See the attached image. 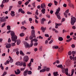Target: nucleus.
Instances as JSON below:
<instances>
[{
    "label": "nucleus",
    "instance_id": "obj_1",
    "mask_svg": "<svg viewBox=\"0 0 76 76\" xmlns=\"http://www.w3.org/2000/svg\"><path fill=\"white\" fill-rule=\"evenodd\" d=\"M57 67L58 68H61L62 69V72L64 73L65 72V74L66 75H69V73H68V71H69V69L68 68L64 69V67L63 68V65L61 64L59 65H58L57 66ZM65 71V72H64Z\"/></svg>",
    "mask_w": 76,
    "mask_h": 76
},
{
    "label": "nucleus",
    "instance_id": "obj_2",
    "mask_svg": "<svg viewBox=\"0 0 76 76\" xmlns=\"http://www.w3.org/2000/svg\"><path fill=\"white\" fill-rule=\"evenodd\" d=\"M60 8L59 7H58L57 9L56 12H55V14L56 15L57 18H58V19L59 20L61 19V17H60Z\"/></svg>",
    "mask_w": 76,
    "mask_h": 76
},
{
    "label": "nucleus",
    "instance_id": "obj_3",
    "mask_svg": "<svg viewBox=\"0 0 76 76\" xmlns=\"http://www.w3.org/2000/svg\"><path fill=\"white\" fill-rule=\"evenodd\" d=\"M15 64L17 66H23V67H26V66L25 62H20L19 61H18Z\"/></svg>",
    "mask_w": 76,
    "mask_h": 76
},
{
    "label": "nucleus",
    "instance_id": "obj_4",
    "mask_svg": "<svg viewBox=\"0 0 76 76\" xmlns=\"http://www.w3.org/2000/svg\"><path fill=\"white\" fill-rule=\"evenodd\" d=\"M32 39H30L31 40V43L30 44V47H31L33 46V45H34V43H33V41H34V42H37L38 41V39H34L32 40Z\"/></svg>",
    "mask_w": 76,
    "mask_h": 76
},
{
    "label": "nucleus",
    "instance_id": "obj_5",
    "mask_svg": "<svg viewBox=\"0 0 76 76\" xmlns=\"http://www.w3.org/2000/svg\"><path fill=\"white\" fill-rule=\"evenodd\" d=\"M10 34L11 36V38H18V37L15 35V32L13 31H11Z\"/></svg>",
    "mask_w": 76,
    "mask_h": 76
},
{
    "label": "nucleus",
    "instance_id": "obj_6",
    "mask_svg": "<svg viewBox=\"0 0 76 76\" xmlns=\"http://www.w3.org/2000/svg\"><path fill=\"white\" fill-rule=\"evenodd\" d=\"M76 18L75 17L71 18V24L72 25H74L75 23L76 22Z\"/></svg>",
    "mask_w": 76,
    "mask_h": 76
},
{
    "label": "nucleus",
    "instance_id": "obj_7",
    "mask_svg": "<svg viewBox=\"0 0 76 76\" xmlns=\"http://www.w3.org/2000/svg\"><path fill=\"white\" fill-rule=\"evenodd\" d=\"M12 40L13 42H15L14 43H11V46L13 47L15 45V43L17 42V38H12Z\"/></svg>",
    "mask_w": 76,
    "mask_h": 76
},
{
    "label": "nucleus",
    "instance_id": "obj_8",
    "mask_svg": "<svg viewBox=\"0 0 76 76\" xmlns=\"http://www.w3.org/2000/svg\"><path fill=\"white\" fill-rule=\"evenodd\" d=\"M6 21V18L3 16L2 17H0V22H5Z\"/></svg>",
    "mask_w": 76,
    "mask_h": 76
},
{
    "label": "nucleus",
    "instance_id": "obj_9",
    "mask_svg": "<svg viewBox=\"0 0 76 76\" xmlns=\"http://www.w3.org/2000/svg\"><path fill=\"white\" fill-rule=\"evenodd\" d=\"M24 45L26 48H31V46H30L29 44L27 42L24 43Z\"/></svg>",
    "mask_w": 76,
    "mask_h": 76
},
{
    "label": "nucleus",
    "instance_id": "obj_10",
    "mask_svg": "<svg viewBox=\"0 0 76 76\" xmlns=\"http://www.w3.org/2000/svg\"><path fill=\"white\" fill-rule=\"evenodd\" d=\"M29 60V57L27 56H25L23 58V61H25V62H27Z\"/></svg>",
    "mask_w": 76,
    "mask_h": 76
},
{
    "label": "nucleus",
    "instance_id": "obj_11",
    "mask_svg": "<svg viewBox=\"0 0 76 76\" xmlns=\"http://www.w3.org/2000/svg\"><path fill=\"white\" fill-rule=\"evenodd\" d=\"M47 66H44L43 67V69L40 70V73H42V72H46V70H47Z\"/></svg>",
    "mask_w": 76,
    "mask_h": 76
},
{
    "label": "nucleus",
    "instance_id": "obj_12",
    "mask_svg": "<svg viewBox=\"0 0 76 76\" xmlns=\"http://www.w3.org/2000/svg\"><path fill=\"white\" fill-rule=\"evenodd\" d=\"M18 13H20V12L22 14H24L25 13V11L24 10H23L22 9L20 8L18 10Z\"/></svg>",
    "mask_w": 76,
    "mask_h": 76
},
{
    "label": "nucleus",
    "instance_id": "obj_13",
    "mask_svg": "<svg viewBox=\"0 0 76 76\" xmlns=\"http://www.w3.org/2000/svg\"><path fill=\"white\" fill-rule=\"evenodd\" d=\"M28 70H26L24 71L23 73V75L24 76H26L28 75Z\"/></svg>",
    "mask_w": 76,
    "mask_h": 76
},
{
    "label": "nucleus",
    "instance_id": "obj_14",
    "mask_svg": "<svg viewBox=\"0 0 76 76\" xmlns=\"http://www.w3.org/2000/svg\"><path fill=\"white\" fill-rule=\"evenodd\" d=\"M45 3H44L43 4H42L41 5V9H44V8L45 9Z\"/></svg>",
    "mask_w": 76,
    "mask_h": 76
},
{
    "label": "nucleus",
    "instance_id": "obj_15",
    "mask_svg": "<svg viewBox=\"0 0 76 76\" xmlns=\"http://www.w3.org/2000/svg\"><path fill=\"white\" fill-rule=\"evenodd\" d=\"M64 50V48L63 47H61L58 48V51L60 52V53H61L63 51V50Z\"/></svg>",
    "mask_w": 76,
    "mask_h": 76
},
{
    "label": "nucleus",
    "instance_id": "obj_16",
    "mask_svg": "<svg viewBox=\"0 0 76 76\" xmlns=\"http://www.w3.org/2000/svg\"><path fill=\"white\" fill-rule=\"evenodd\" d=\"M36 38V37L35 36V34H31V36L29 37V38Z\"/></svg>",
    "mask_w": 76,
    "mask_h": 76
},
{
    "label": "nucleus",
    "instance_id": "obj_17",
    "mask_svg": "<svg viewBox=\"0 0 76 76\" xmlns=\"http://www.w3.org/2000/svg\"><path fill=\"white\" fill-rule=\"evenodd\" d=\"M11 47V44L10 43H8L6 45V48H10Z\"/></svg>",
    "mask_w": 76,
    "mask_h": 76
},
{
    "label": "nucleus",
    "instance_id": "obj_18",
    "mask_svg": "<svg viewBox=\"0 0 76 76\" xmlns=\"http://www.w3.org/2000/svg\"><path fill=\"white\" fill-rule=\"evenodd\" d=\"M15 75H19V74H20V71H19V69H18L17 72H16V71H15Z\"/></svg>",
    "mask_w": 76,
    "mask_h": 76
},
{
    "label": "nucleus",
    "instance_id": "obj_19",
    "mask_svg": "<svg viewBox=\"0 0 76 76\" xmlns=\"http://www.w3.org/2000/svg\"><path fill=\"white\" fill-rule=\"evenodd\" d=\"M11 13H10V15L12 17H14L15 16V12L12 11H11Z\"/></svg>",
    "mask_w": 76,
    "mask_h": 76
},
{
    "label": "nucleus",
    "instance_id": "obj_20",
    "mask_svg": "<svg viewBox=\"0 0 76 76\" xmlns=\"http://www.w3.org/2000/svg\"><path fill=\"white\" fill-rule=\"evenodd\" d=\"M53 75L54 76H58V72H55L53 73Z\"/></svg>",
    "mask_w": 76,
    "mask_h": 76
},
{
    "label": "nucleus",
    "instance_id": "obj_21",
    "mask_svg": "<svg viewBox=\"0 0 76 76\" xmlns=\"http://www.w3.org/2000/svg\"><path fill=\"white\" fill-rule=\"evenodd\" d=\"M6 3V2H4L3 1H2L1 4L0 5L1 7H2V8H3V7H4V5H3V3Z\"/></svg>",
    "mask_w": 76,
    "mask_h": 76
},
{
    "label": "nucleus",
    "instance_id": "obj_22",
    "mask_svg": "<svg viewBox=\"0 0 76 76\" xmlns=\"http://www.w3.org/2000/svg\"><path fill=\"white\" fill-rule=\"evenodd\" d=\"M41 12H42L43 14H45V9H42Z\"/></svg>",
    "mask_w": 76,
    "mask_h": 76
},
{
    "label": "nucleus",
    "instance_id": "obj_23",
    "mask_svg": "<svg viewBox=\"0 0 76 76\" xmlns=\"http://www.w3.org/2000/svg\"><path fill=\"white\" fill-rule=\"evenodd\" d=\"M17 45H19L20 43V40L18 39V40H17Z\"/></svg>",
    "mask_w": 76,
    "mask_h": 76
},
{
    "label": "nucleus",
    "instance_id": "obj_24",
    "mask_svg": "<svg viewBox=\"0 0 76 76\" xmlns=\"http://www.w3.org/2000/svg\"><path fill=\"white\" fill-rule=\"evenodd\" d=\"M20 54L22 55V56H25V54L23 53V52L22 50H20Z\"/></svg>",
    "mask_w": 76,
    "mask_h": 76
},
{
    "label": "nucleus",
    "instance_id": "obj_25",
    "mask_svg": "<svg viewBox=\"0 0 76 76\" xmlns=\"http://www.w3.org/2000/svg\"><path fill=\"white\" fill-rule=\"evenodd\" d=\"M44 27H42L41 28V30H42L43 32H45V30H44Z\"/></svg>",
    "mask_w": 76,
    "mask_h": 76
},
{
    "label": "nucleus",
    "instance_id": "obj_26",
    "mask_svg": "<svg viewBox=\"0 0 76 76\" xmlns=\"http://www.w3.org/2000/svg\"><path fill=\"white\" fill-rule=\"evenodd\" d=\"M75 72V69H72L71 70V76H72V75H73V73H74V72Z\"/></svg>",
    "mask_w": 76,
    "mask_h": 76
},
{
    "label": "nucleus",
    "instance_id": "obj_27",
    "mask_svg": "<svg viewBox=\"0 0 76 76\" xmlns=\"http://www.w3.org/2000/svg\"><path fill=\"white\" fill-rule=\"evenodd\" d=\"M21 29H24V30H26V29H27V28H26L23 26L21 27Z\"/></svg>",
    "mask_w": 76,
    "mask_h": 76
},
{
    "label": "nucleus",
    "instance_id": "obj_28",
    "mask_svg": "<svg viewBox=\"0 0 76 76\" xmlns=\"http://www.w3.org/2000/svg\"><path fill=\"white\" fill-rule=\"evenodd\" d=\"M25 36V34L23 33H21L20 34V37H23Z\"/></svg>",
    "mask_w": 76,
    "mask_h": 76
},
{
    "label": "nucleus",
    "instance_id": "obj_29",
    "mask_svg": "<svg viewBox=\"0 0 76 76\" xmlns=\"http://www.w3.org/2000/svg\"><path fill=\"white\" fill-rule=\"evenodd\" d=\"M4 64L5 65H6L7 64H9V61L8 60H7L6 62L4 63Z\"/></svg>",
    "mask_w": 76,
    "mask_h": 76
},
{
    "label": "nucleus",
    "instance_id": "obj_30",
    "mask_svg": "<svg viewBox=\"0 0 76 76\" xmlns=\"http://www.w3.org/2000/svg\"><path fill=\"white\" fill-rule=\"evenodd\" d=\"M31 34H35V30H32L31 31Z\"/></svg>",
    "mask_w": 76,
    "mask_h": 76
},
{
    "label": "nucleus",
    "instance_id": "obj_31",
    "mask_svg": "<svg viewBox=\"0 0 76 76\" xmlns=\"http://www.w3.org/2000/svg\"><path fill=\"white\" fill-rule=\"evenodd\" d=\"M72 40V38H70L69 39H67L66 40V42H69L71 41Z\"/></svg>",
    "mask_w": 76,
    "mask_h": 76
},
{
    "label": "nucleus",
    "instance_id": "obj_32",
    "mask_svg": "<svg viewBox=\"0 0 76 76\" xmlns=\"http://www.w3.org/2000/svg\"><path fill=\"white\" fill-rule=\"evenodd\" d=\"M24 23L26 24V20H24V21H23L22 22V24L23 25H24Z\"/></svg>",
    "mask_w": 76,
    "mask_h": 76
},
{
    "label": "nucleus",
    "instance_id": "obj_33",
    "mask_svg": "<svg viewBox=\"0 0 76 76\" xmlns=\"http://www.w3.org/2000/svg\"><path fill=\"white\" fill-rule=\"evenodd\" d=\"M32 5L33 6V7H35V2H34L33 3H32Z\"/></svg>",
    "mask_w": 76,
    "mask_h": 76
},
{
    "label": "nucleus",
    "instance_id": "obj_34",
    "mask_svg": "<svg viewBox=\"0 0 76 76\" xmlns=\"http://www.w3.org/2000/svg\"><path fill=\"white\" fill-rule=\"evenodd\" d=\"M7 29L8 30H10L11 29V28H10V26H7Z\"/></svg>",
    "mask_w": 76,
    "mask_h": 76
},
{
    "label": "nucleus",
    "instance_id": "obj_35",
    "mask_svg": "<svg viewBox=\"0 0 76 76\" xmlns=\"http://www.w3.org/2000/svg\"><path fill=\"white\" fill-rule=\"evenodd\" d=\"M38 9H37L36 11L35 14L36 15H38L39 13H38Z\"/></svg>",
    "mask_w": 76,
    "mask_h": 76
},
{
    "label": "nucleus",
    "instance_id": "obj_36",
    "mask_svg": "<svg viewBox=\"0 0 76 76\" xmlns=\"http://www.w3.org/2000/svg\"><path fill=\"white\" fill-rule=\"evenodd\" d=\"M64 15L65 18H67V15L65 12H64Z\"/></svg>",
    "mask_w": 76,
    "mask_h": 76
},
{
    "label": "nucleus",
    "instance_id": "obj_37",
    "mask_svg": "<svg viewBox=\"0 0 76 76\" xmlns=\"http://www.w3.org/2000/svg\"><path fill=\"white\" fill-rule=\"evenodd\" d=\"M6 75H7V72H4L3 74L1 76H4Z\"/></svg>",
    "mask_w": 76,
    "mask_h": 76
},
{
    "label": "nucleus",
    "instance_id": "obj_38",
    "mask_svg": "<svg viewBox=\"0 0 76 76\" xmlns=\"http://www.w3.org/2000/svg\"><path fill=\"white\" fill-rule=\"evenodd\" d=\"M54 2L55 3V5H57V4H58V2H57V1H54Z\"/></svg>",
    "mask_w": 76,
    "mask_h": 76
},
{
    "label": "nucleus",
    "instance_id": "obj_39",
    "mask_svg": "<svg viewBox=\"0 0 76 76\" xmlns=\"http://www.w3.org/2000/svg\"><path fill=\"white\" fill-rule=\"evenodd\" d=\"M5 25H6V23H3L2 24L1 27L3 28V27H4L5 26Z\"/></svg>",
    "mask_w": 76,
    "mask_h": 76
},
{
    "label": "nucleus",
    "instance_id": "obj_40",
    "mask_svg": "<svg viewBox=\"0 0 76 76\" xmlns=\"http://www.w3.org/2000/svg\"><path fill=\"white\" fill-rule=\"evenodd\" d=\"M53 39H51V41H50V42H49V44H51V43H52V42H53Z\"/></svg>",
    "mask_w": 76,
    "mask_h": 76
},
{
    "label": "nucleus",
    "instance_id": "obj_41",
    "mask_svg": "<svg viewBox=\"0 0 76 76\" xmlns=\"http://www.w3.org/2000/svg\"><path fill=\"white\" fill-rule=\"evenodd\" d=\"M69 12V10L67 9L65 11V13L66 14H67Z\"/></svg>",
    "mask_w": 76,
    "mask_h": 76
},
{
    "label": "nucleus",
    "instance_id": "obj_42",
    "mask_svg": "<svg viewBox=\"0 0 76 76\" xmlns=\"http://www.w3.org/2000/svg\"><path fill=\"white\" fill-rule=\"evenodd\" d=\"M31 64H32V62H30V63L28 64V66L31 67Z\"/></svg>",
    "mask_w": 76,
    "mask_h": 76
},
{
    "label": "nucleus",
    "instance_id": "obj_43",
    "mask_svg": "<svg viewBox=\"0 0 76 76\" xmlns=\"http://www.w3.org/2000/svg\"><path fill=\"white\" fill-rule=\"evenodd\" d=\"M50 68H48V67L47 68L46 70V72H49V71H50Z\"/></svg>",
    "mask_w": 76,
    "mask_h": 76
},
{
    "label": "nucleus",
    "instance_id": "obj_44",
    "mask_svg": "<svg viewBox=\"0 0 76 76\" xmlns=\"http://www.w3.org/2000/svg\"><path fill=\"white\" fill-rule=\"evenodd\" d=\"M29 1H27L24 4H25V5H26V6H27V5H28V4H29Z\"/></svg>",
    "mask_w": 76,
    "mask_h": 76
},
{
    "label": "nucleus",
    "instance_id": "obj_45",
    "mask_svg": "<svg viewBox=\"0 0 76 76\" xmlns=\"http://www.w3.org/2000/svg\"><path fill=\"white\" fill-rule=\"evenodd\" d=\"M68 56H70L72 54V52L71 51H69L68 52Z\"/></svg>",
    "mask_w": 76,
    "mask_h": 76
},
{
    "label": "nucleus",
    "instance_id": "obj_46",
    "mask_svg": "<svg viewBox=\"0 0 76 76\" xmlns=\"http://www.w3.org/2000/svg\"><path fill=\"white\" fill-rule=\"evenodd\" d=\"M28 72V75H32V72H31V71H29Z\"/></svg>",
    "mask_w": 76,
    "mask_h": 76
},
{
    "label": "nucleus",
    "instance_id": "obj_47",
    "mask_svg": "<svg viewBox=\"0 0 76 76\" xmlns=\"http://www.w3.org/2000/svg\"><path fill=\"white\" fill-rule=\"evenodd\" d=\"M27 14H28V15H32V12H27Z\"/></svg>",
    "mask_w": 76,
    "mask_h": 76
},
{
    "label": "nucleus",
    "instance_id": "obj_48",
    "mask_svg": "<svg viewBox=\"0 0 76 76\" xmlns=\"http://www.w3.org/2000/svg\"><path fill=\"white\" fill-rule=\"evenodd\" d=\"M53 5V4L51 3H49L48 4V6H49V7H51V6Z\"/></svg>",
    "mask_w": 76,
    "mask_h": 76
},
{
    "label": "nucleus",
    "instance_id": "obj_49",
    "mask_svg": "<svg viewBox=\"0 0 76 76\" xmlns=\"http://www.w3.org/2000/svg\"><path fill=\"white\" fill-rule=\"evenodd\" d=\"M9 1V0H3V1L5 2V3H8Z\"/></svg>",
    "mask_w": 76,
    "mask_h": 76
},
{
    "label": "nucleus",
    "instance_id": "obj_50",
    "mask_svg": "<svg viewBox=\"0 0 76 76\" xmlns=\"http://www.w3.org/2000/svg\"><path fill=\"white\" fill-rule=\"evenodd\" d=\"M34 46H37V45H38V43H34Z\"/></svg>",
    "mask_w": 76,
    "mask_h": 76
},
{
    "label": "nucleus",
    "instance_id": "obj_51",
    "mask_svg": "<svg viewBox=\"0 0 76 76\" xmlns=\"http://www.w3.org/2000/svg\"><path fill=\"white\" fill-rule=\"evenodd\" d=\"M25 67L24 68H23L20 69V70L21 71H24V70H25Z\"/></svg>",
    "mask_w": 76,
    "mask_h": 76
},
{
    "label": "nucleus",
    "instance_id": "obj_52",
    "mask_svg": "<svg viewBox=\"0 0 76 76\" xmlns=\"http://www.w3.org/2000/svg\"><path fill=\"white\" fill-rule=\"evenodd\" d=\"M65 20H66L65 18H63L62 19L61 22H63L65 21Z\"/></svg>",
    "mask_w": 76,
    "mask_h": 76
},
{
    "label": "nucleus",
    "instance_id": "obj_53",
    "mask_svg": "<svg viewBox=\"0 0 76 76\" xmlns=\"http://www.w3.org/2000/svg\"><path fill=\"white\" fill-rule=\"evenodd\" d=\"M13 59H11L10 60V61H9V62H10L11 63H13Z\"/></svg>",
    "mask_w": 76,
    "mask_h": 76
},
{
    "label": "nucleus",
    "instance_id": "obj_54",
    "mask_svg": "<svg viewBox=\"0 0 76 76\" xmlns=\"http://www.w3.org/2000/svg\"><path fill=\"white\" fill-rule=\"evenodd\" d=\"M45 36L46 37H49V35H48V34H45Z\"/></svg>",
    "mask_w": 76,
    "mask_h": 76
},
{
    "label": "nucleus",
    "instance_id": "obj_55",
    "mask_svg": "<svg viewBox=\"0 0 76 76\" xmlns=\"http://www.w3.org/2000/svg\"><path fill=\"white\" fill-rule=\"evenodd\" d=\"M42 21H43V22H44V21H46V19L44 18H43L42 19Z\"/></svg>",
    "mask_w": 76,
    "mask_h": 76
},
{
    "label": "nucleus",
    "instance_id": "obj_56",
    "mask_svg": "<svg viewBox=\"0 0 76 76\" xmlns=\"http://www.w3.org/2000/svg\"><path fill=\"white\" fill-rule=\"evenodd\" d=\"M58 40L60 41H63V38H58Z\"/></svg>",
    "mask_w": 76,
    "mask_h": 76
},
{
    "label": "nucleus",
    "instance_id": "obj_57",
    "mask_svg": "<svg viewBox=\"0 0 76 76\" xmlns=\"http://www.w3.org/2000/svg\"><path fill=\"white\" fill-rule=\"evenodd\" d=\"M13 7L12 6H11L10 7L9 9V11H10L11 10H12V8Z\"/></svg>",
    "mask_w": 76,
    "mask_h": 76
},
{
    "label": "nucleus",
    "instance_id": "obj_58",
    "mask_svg": "<svg viewBox=\"0 0 76 76\" xmlns=\"http://www.w3.org/2000/svg\"><path fill=\"white\" fill-rule=\"evenodd\" d=\"M71 46L72 48H75V45L74 44H73L71 45Z\"/></svg>",
    "mask_w": 76,
    "mask_h": 76
},
{
    "label": "nucleus",
    "instance_id": "obj_59",
    "mask_svg": "<svg viewBox=\"0 0 76 76\" xmlns=\"http://www.w3.org/2000/svg\"><path fill=\"white\" fill-rule=\"evenodd\" d=\"M18 4L20 5L22 4V1H19L18 2Z\"/></svg>",
    "mask_w": 76,
    "mask_h": 76
},
{
    "label": "nucleus",
    "instance_id": "obj_60",
    "mask_svg": "<svg viewBox=\"0 0 76 76\" xmlns=\"http://www.w3.org/2000/svg\"><path fill=\"white\" fill-rule=\"evenodd\" d=\"M42 46H41L40 47V51H42Z\"/></svg>",
    "mask_w": 76,
    "mask_h": 76
},
{
    "label": "nucleus",
    "instance_id": "obj_61",
    "mask_svg": "<svg viewBox=\"0 0 76 76\" xmlns=\"http://www.w3.org/2000/svg\"><path fill=\"white\" fill-rule=\"evenodd\" d=\"M11 42V40L10 39V38H9L8 39V42H9V43H10Z\"/></svg>",
    "mask_w": 76,
    "mask_h": 76
},
{
    "label": "nucleus",
    "instance_id": "obj_62",
    "mask_svg": "<svg viewBox=\"0 0 76 76\" xmlns=\"http://www.w3.org/2000/svg\"><path fill=\"white\" fill-rule=\"evenodd\" d=\"M28 20L30 22H31V21H32V19L31 18H29Z\"/></svg>",
    "mask_w": 76,
    "mask_h": 76
},
{
    "label": "nucleus",
    "instance_id": "obj_63",
    "mask_svg": "<svg viewBox=\"0 0 76 76\" xmlns=\"http://www.w3.org/2000/svg\"><path fill=\"white\" fill-rule=\"evenodd\" d=\"M56 63L57 64H59L60 63V61L59 60H57L56 61Z\"/></svg>",
    "mask_w": 76,
    "mask_h": 76
},
{
    "label": "nucleus",
    "instance_id": "obj_64",
    "mask_svg": "<svg viewBox=\"0 0 76 76\" xmlns=\"http://www.w3.org/2000/svg\"><path fill=\"white\" fill-rule=\"evenodd\" d=\"M34 50L35 52H36V51H38V49L37 48H34Z\"/></svg>",
    "mask_w": 76,
    "mask_h": 76
}]
</instances>
